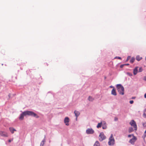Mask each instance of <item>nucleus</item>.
<instances>
[{"instance_id":"13","label":"nucleus","mask_w":146,"mask_h":146,"mask_svg":"<svg viewBox=\"0 0 146 146\" xmlns=\"http://www.w3.org/2000/svg\"><path fill=\"white\" fill-rule=\"evenodd\" d=\"M106 124V123L105 121L102 122V128L103 129H107V127Z\"/></svg>"},{"instance_id":"31","label":"nucleus","mask_w":146,"mask_h":146,"mask_svg":"<svg viewBox=\"0 0 146 146\" xmlns=\"http://www.w3.org/2000/svg\"><path fill=\"white\" fill-rule=\"evenodd\" d=\"M144 136L145 137H146V130H145V131L144 132Z\"/></svg>"},{"instance_id":"28","label":"nucleus","mask_w":146,"mask_h":146,"mask_svg":"<svg viewBox=\"0 0 146 146\" xmlns=\"http://www.w3.org/2000/svg\"><path fill=\"white\" fill-rule=\"evenodd\" d=\"M129 103L130 104H133V100H130L129 101Z\"/></svg>"},{"instance_id":"18","label":"nucleus","mask_w":146,"mask_h":146,"mask_svg":"<svg viewBox=\"0 0 146 146\" xmlns=\"http://www.w3.org/2000/svg\"><path fill=\"white\" fill-rule=\"evenodd\" d=\"M135 58L134 57H132L130 60V62L131 63H133L134 61Z\"/></svg>"},{"instance_id":"21","label":"nucleus","mask_w":146,"mask_h":146,"mask_svg":"<svg viewBox=\"0 0 146 146\" xmlns=\"http://www.w3.org/2000/svg\"><path fill=\"white\" fill-rule=\"evenodd\" d=\"M133 131V128L132 127H130L128 130V131L129 133L132 132Z\"/></svg>"},{"instance_id":"36","label":"nucleus","mask_w":146,"mask_h":146,"mask_svg":"<svg viewBox=\"0 0 146 146\" xmlns=\"http://www.w3.org/2000/svg\"><path fill=\"white\" fill-rule=\"evenodd\" d=\"M110 88H114V87H113V86H110Z\"/></svg>"},{"instance_id":"7","label":"nucleus","mask_w":146,"mask_h":146,"mask_svg":"<svg viewBox=\"0 0 146 146\" xmlns=\"http://www.w3.org/2000/svg\"><path fill=\"white\" fill-rule=\"evenodd\" d=\"M137 139L136 137L133 136V137L129 141V143H130L131 144L133 145L134 144L135 142L136 141Z\"/></svg>"},{"instance_id":"25","label":"nucleus","mask_w":146,"mask_h":146,"mask_svg":"<svg viewBox=\"0 0 146 146\" xmlns=\"http://www.w3.org/2000/svg\"><path fill=\"white\" fill-rule=\"evenodd\" d=\"M133 136H134L133 134H131V135H128V136L129 137H131L132 136H133Z\"/></svg>"},{"instance_id":"23","label":"nucleus","mask_w":146,"mask_h":146,"mask_svg":"<svg viewBox=\"0 0 146 146\" xmlns=\"http://www.w3.org/2000/svg\"><path fill=\"white\" fill-rule=\"evenodd\" d=\"M143 71V69L141 67H140L139 68V72H142Z\"/></svg>"},{"instance_id":"33","label":"nucleus","mask_w":146,"mask_h":146,"mask_svg":"<svg viewBox=\"0 0 146 146\" xmlns=\"http://www.w3.org/2000/svg\"><path fill=\"white\" fill-rule=\"evenodd\" d=\"M143 80L146 81V76L144 77Z\"/></svg>"},{"instance_id":"14","label":"nucleus","mask_w":146,"mask_h":146,"mask_svg":"<svg viewBox=\"0 0 146 146\" xmlns=\"http://www.w3.org/2000/svg\"><path fill=\"white\" fill-rule=\"evenodd\" d=\"M142 59V57H140V56L139 55L137 56H136V59L138 61H139Z\"/></svg>"},{"instance_id":"5","label":"nucleus","mask_w":146,"mask_h":146,"mask_svg":"<svg viewBox=\"0 0 146 146\" xmlns=\"http://www.w3.org/2000/svg\"><path fill=\"white\" fill-rule=\"evenodd\" d=\"M94 132V130L91 128H88L86 131V133L88 134H92Z\"/></svg>"},{"instance_id":"35","label":"nucleus","mask_w":146,"mask_h":146,"mask_svg":"<svg viewBox=\"0 0 146 146\" xmlns=\"http://www.w3.org/2000/svg\"><path fill=\"white\" fill-rule=\"evenodd\" d=\"M11 140L10 139H9V140H8V141L9 142H11Z\"/></svg>"},{"instance_id":"27","label":"nucleus","mask_w":146,"mask_h":146,"mask_svg":"<svg viewBox=\"0 0 146 146\" xmlns=\"http://www.w3.org/2000/svg\"><path fill=\"white\" fill-rule=\"evenodd\" d=\"M117 58L118 59H121V57H119V56L116 57L115 58Z\"/></svg>"},{"instance_id":"38","label":"nucleus","mask_w":146,"mask_h":146,"mask_svg":"<svg viewBox=\"0 0 146 146\" xmlns=\"http://www.w3.org/2000/svg\"><path fill=\"white\" fill-rule=\"evenodd\" d=\"M135 97H133L132 98V99H135Z\"/></svg>"},{"instance_id":"39","label":"nucleus","mask_w":146,"mask_h":146,"mask_svg":"<svg viewBox=\"0 0 146 146\" xmlns=\"http://www.w3.org/2000/svg\"><path fill=\"white\" fill-rule=\"evenodd\" d=\"M15 94H13V96H15Z\"/></svg>"},{"instance_id":"16","label":"nucleus","mask_w":146,"mask_h":146,"mask_svg":"<svg viewBox=\"0 0 146 146\" xmlns=\"http://www.w3.org/2000/svg\"><path fill=\"white\" fill-rule=\"evenodd\" d=\"M102 124V122L101 121L100 123H99L97 126V128L101 127Z\"/></svg>"},{"instance_id":"34","label":"nucleus","mask_w":146,"mask_h":146,"mask_svg":"<svg viewBox=\"0 0 146 146\" xmlns=\"http://www.w3.org/2000/svg\"><path fill=\"white\" fill-rule=\"evenodd\" d=\"M144 97L145 98H146V93L145 94Z\"/></svg>"},{"instance_id":"12","label":"nucleus","mask_w":146,"mask_h":146,"mask_svg":"<svg viewBox=\"0 0 146 146\" xmlns=\"http://www.w3.org/2000/svg\"><path fill=\"white\" fill-rule=\"evenodd\" d=\"M111 94L112 95L115 96L117 95V93L115 90V89L114 88H113L112 89L111 91Z\"/></svg>"},{"instance_id":"9","label":"nucleus","mask_w":146,"mask_h":146,"mask_svg":"<svg viewBox=\"0 0 146 146\" xmlns=\"http://www.w3.org/2000/svg\"><path fill=\"white\" fill-rule=\"evenodd\" d=\"M0 135L2 136L7 137L8 135L7 133L5 132L0 131Z\"/></svg>"},{"instance_id":"6","label":"nucleus","mask_w":146,"mask_h":146,"mask_svg":"<svg viewBox=\"0 0 146 146\" xmlns=\"http://www.w3.org/2000/svg\"><path fill=\"white\" fill-rule=\"evenodd\" d=\"M106 138V136L104 135L103 132H101L99 135V140L100 141H102Z\"/></svg>"},{"instance_id":"37","label":"nucleus","mask_w":146,"mask_h":146,"mask_svg":"<svg viewBox=\"0 0 146 146\" xmlns=\"http://www.w3.org/2000/svg\"><path fill=\"white\" fill-rule=\"evenodd\" d=\"M125 65H129V64H125Z\"/></svg>"},{"instance_id":"26","label":"nucleus","mask_w":146,"mask_h":146,"mask_svg":"<svg viewBox=\"0 0 146 146\" xmlns=\"http://www.w3.org/2000/svg\"><path fill=\"white\" fill-rule=\"evenodd\" d=\"M127 74L129 76H132V74L130 72H127Z\"/></svg>"},{"instance_id":"11","label":"nucleus","mask_w":146,"mask_h":146,"mask_svg":"<svg viewBox=\"0 0 146 146\" xmlns=\"http://www.w3.org/2000/svg\"><path fill=\"white\" fill-rule=\"evenodd\" d=\"M74 113L76 117V120H77L78 117L79 116V115L80 114V113L78 111L75 110L74 111Z\"/></svg>"},{"instance_id":"4","label":"nucleus","mask_w":146,"mask_h":146,"mask_svg":"<svg viewBox=\"0 0 146 146\" xmlns=\"http://www.w3.org/2000/svg\"><path fill=\"white\" fill-rule=\"evenodd\" d=\"M130 124L133 126L134 128V130L135 131L137 129V125L135 122L133 120H132L129 123Z\"/></svg>"},{"instance_id":"29","label":"nucleus","mask_w":146,"mask_h":146,"mask_svg":"<svg viewBox=\"0 0 146 146\" xmlns=\"http://www.w3.org/2000/svg\"><path fill=\"white\" fill-rule=\"evenodd\" d=\"M124 65H125V64H121L120 66V67L121 68H122Z\"/></svg>"},{"instance_id":"30","label":"nucleus","mask_w":146,"mask_h":146,"mask_svg":"<svg viewBox=\"0 0 146 146\" xmlns=\"http://www.w3.org/2000/svg\"><path fill=\"white\" fill-rule=\"evenodd\" d=\"M117 120H118L117 118V117H115L114 121H117Z\"/></svg>"},{"instance_id":"10","label":"nucleus","mask_w":146,"mask_h":146,"mask_svg":"<svg viewBox=\"0 0 146 146\" xmlns=\"http://www.w3.org/2000/svg\"><path fill=\"white\" fill-rule=\"evenodd\" d=\"M138 67H136L133 69V73L134 75H135L138 72Z\"/></svg>"},{"instance_id":"17","label":"nucleus","mask_w":146,"mask_h":146,"mask_svg":"<svg viewBox=\"0 0 146 146\" xmlns=\"http://www.w3.org/2000/svg\"><path fill=\"white\" fill-rule=\"evenodd\" d=\"M88 100L92 102L94 100V99L91 96H89L88 98Z\"/></svg>"},{"instance_id":"2","label":"nucleus","mask_w":146,"mask_h":146,"mask_svg":"<svg viewBox=\"0 0 146 146\" xmlns=\"http://www.w3.org/2000/svg\"><path fill=\"white\" fill-rule=\"evenodd\" d=\"M116 87L119 94L121 95L124 94V88L120 84H117L116 86Z\"/></svg>"},{"instance_id":"32","label":"nucleus","mask_w":146,"mask_h":146,"mask_svg":"<svg viewBox=\"0 0 146 146\" xmlns=\"http://www.w3.org/2000/svg\"><path fill=\"white\" fill-rule=\"evenodd\" d=\"M11 94H9L8 95V97H9V98H11Z\"/></svg>"},{"instance_id":"15","label":"nucleus","mask_w":146,"mask_h":146,"mask_svg":"<svg viewBox=\"0 0 146 146\" xmlns=\"http://www.w3.org/2000/svg\"><path fill=\"white\" fill-rule=\"evenodd\" d=\"M9 130L12 133H13L14 131H16V130L13 127H10Z\"/></svg>"},{"instance_id":"22","label":"nucleus","mask_w":146,"mask_h":146,"mask_svg":"<svg viewBox=\"0 0 146 146\" xmlns=\"http://www.w3.org/2000/svg\"><path fill=\"white\" fill-rule=\"evenodd\" d=\"M143 116L144 117H146V108H145L144 110Z\"/></svg>"},{"instance_id":"40","label":"nucleus","mask_w":146,"mask_h":146,"mask_svg":"<svg viewBox=\"0 0 146 146\" xmlns=\"http://www.w3.org/2000/svg\"><path fill=\"white\" fill-rule=\"evenodd\" d=\"M145 60L146 61V56L145 57Z\"/></svg>"},{"instance_id":"24","label":"nucleus","mask_w":146,"mask_h":146,"mask_svg":"<svg viewBox=\"0 0 146 146\" xmlns=\"http://www.w3.org/2000/svg\"><path fill=\"white\" fill-rule=\"evenodd\" d=\"M130 57H131V56H128L127 57V58L126 60V61L127 62V61H128V60L130 58Z\"/></svg>"},{"instance_id":"19","label":"nucleus","mask_w":146,"mask_h":146,"mask_svg":"<svg viewBox=\"0 0 146 146\" xmlns=\"http://www.w3.org/2000/svg\"><path fill=\"white\" fill-rule=\"evenodd\" d=\"M94 146H100V144L99 142L97 141L94 144Z\"/></svg>"},{"instance_id":"3","label":"nucleus","mask_w":146,"mask_h":146,"mask_svg":"<svg viewBox=\"0 0 146 146\" xmlns=\"http://www.w3.org/2000/svg\"><path fill=\"white\" fill-rule=\"evenodd\" d=\"M115 140L112 134H111L109 139L108 144L110 146L113 145L115 144Z\"/></svg>"},{"instance_id":"20","label":"nucleus","mask_w":146,"mask_h":146,"mask_svg":"<svg viewBox=\"0 0 146 146\" xmlns=\"http://www.w3.org/2000/svg\"><path fill=\"white\" fill-rule=\"evenodd\" d=\"M45 142V139L44 138L40 143V146H43L44 144V142Z\"/></svg>"},{"instance_id":"8","label":"nucleus","mask_w":146,"mask_h":146,"mask_svg":"<svg viewBox=\"0 0 146 146\" xmlns=\"http://www.w3.org/2000/svg\"><path fill=\"white\" fill-rule=\"evenodd\" d=\"M69 121V119L68 117H66L64 119V123L66 125L68 126L69 125L68 122Z\"/></svg>"},{"instance_id":"1","label":"nucleus","mask_w":146,"mask_h":146,"mask_svg":"<svg viewBox=\"0 0 146 146\" xmlns=\"http://www.w3.org/2000/svg\"><path fill=\"white\" fill-rule=\"evenodd\" d=\"M29 115L33 116L36 118H38L39 116L36 113L33 111H26L22 112L20 114L19 119L20 120H23L24 119V117L25 116Z\"/></svg>"}]
</instances>
